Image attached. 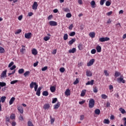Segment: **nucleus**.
Segmentation results:
<instances>
[{"instance_id":"f704fd0d","label":"nucleus","mask_w":126,"mask_h":126,"mask_svg":"<svg viewBox=\"0 0 126 126\" xmlns=\"http://www.w3.org/2000/svg\"><path fill=\"white\" fill-rule=\"evenodd\" d=\"M29 74H30V71H27L26 72H25V73L24 74V75L25 77H27V76H28Z\"/></svg>"},{"instance_id":"dca6fc26","label":"nucleus","mask_w":126,"mask_h":126,"mask_svg":"<svg viewBox=\"0 0 126 126\" xmlns=\"http://www.w3.org/2000/svg\"><path fill=\"white\" fill-rule=\"evenodd\" d=\"M50 107H51L50 104H45L43 106V109H44V110H49V109H50Z\"/></svg>"},{"instance_id":"4468645a","label":"nucleus","mask_w":126,"mask_h":126,"mask_svg":"<svg viewBox=\"0 0 126 126\" xmlns=\"http://www.w3.org/2000/svg\"><path fill=\"white\" fill-rule=\"evenodd\" d=\"M86 72L87 76H92V72L91 71L87 70Z\"/></svg>"},{"instance_id":"8fccbe9b","label":"nucleus","mask_w":126,"mask_h":126,"mask_svg":"<svg viewBox=\"0 0 126 126\" xmlns=\"http://www.w3.org/2000/svg\"><path fill=\"white\" fill-rule=\"evenodd\" d=\"M60 72L63 73L64 71H65V69L64 68V67H61L60 69Z\"/></svg>"},{"instance_id":"49530a36","label":"nucleus","mask_w":126,"mask_h":126,"mask_svg":"<svg viewBox=\"0 0 126 126\" xmlns=\"http://www.w3.org/2000/svg\"><path fill=\"white\" fill-rule=\"evenodd\" d=\"M58 101V98H54L52 99V104H55Z\"/></svg>"},{"instance_id":"338daca9","label":"nucleus","mask_w":126,"mask_h":126,"mask_svg":"<svg viewBox=\"0 0 126 126\" xmlns=\"http://www.w3.org/2000/svg\"><path fill=\"white\" fill-rule=\"evenodd\" d=\"M78 3L79 4H83V2L82 1V0H78Z\"/></svg>"},{"instance_id":"423d86ee","label":"nucleus","mask_w":126,"mask_h":126,"mask_svg":"<svg viewBox=\"0 0 126 126\" xmlns=\"http://www.w3.org/2000/svg\"><path fill=\"white\" fill-rule=\"evenodd\" d=\"M117 81L119 83H121V82H123V83H126V81L124 80V78L123 76H121L120 78H118L117 79Z\"/></svg>"},{"instance_id":"412c9836","label":"nucleus","mask_w":126,"mask_h":126,"mask_svg":"<svg viewBox=\"0 0 126 126\" xmlns=\"http://www.w3.org/2000/svg\"><path fill=\"white\" fill-rule=\"evenodd\" d=\"M50 91L52 93H54V92H56V87L55 86H51L50 87Z\"/></svg>"},{"instance_id":"774afa93","label":"nucleus","mask_w":126,"mask_h":126,"mask_svg":"<svg viewBox=\"0 0 126 126\" xmlns=\"http://www.w3.org/2000/svg\"><path fill=\"white\" fill-rule=\"evenodd\" d=\"M123 120H124V121H125L124 124V126H126V118L125 117V118L123 119Z\"/></svg>"},{"instance_id":"c85d7f7f","label":"nucleus","mask_w":126,"mask_h":126,"mask_svg":"<svg viewBox=\"0 0 126 126\" xmlns=\"http://www.w3.org/2000/svg\"><path fill=\"white\" fill-rule=\"evenodd\" d=\"M78 48L80 51H81V50H83V44H79L78 46Z\"/></svg>"},{"instance_id":"473e14b6","label":"nucleus","mask_w":126,"mask_h":126,"mask_svg":"<svg viewBox=\"0 0 126 126\" xmlns=\"http://www.w3.org/2000/svg\"><path fill=\"white\" fill-rule=\"evenodd\" d=\"M63 11H64V12H69L70 11V10H69V8H68V7L63 8Z\"/></svg>"},{"instance_id":"de8ad7c7","label":"nucleus","mask_w":126,"mask_h":126,"mask_svg":"<svg viewBox=\"0 0 126 126\" xmlns=\"http://www.w3.org/2000/svg\"><path fill=\"white\" fill-rule=\"evenodd\" d=\"M105 5L106 6H110L111 5V2L110 1H107L105 3Z\"/></svg>"},{"instance_id":"13d9d810","label":"nucleus","mask_w":126,"mask_h":126,"mask_svg":"<svg viewBox=\"0 0 126 126\" xmlns=\"http://www.w3.org/2000/svg\"><path fill=\"white\" fill-rule=\"evenodd\" d=\"M91 54L94 55V54H96V50L95 49H93L91 51Z\"/></svg>"},{"instance_id":"ea45409f","label":"nucleus","mask_w":126,"mask_h":126,"mask_svg":"<svg viewBox=\"0 0 126 126\" xmlns=\"http://www.w3.org/2000/svg\"><path fill=\"white\" fill-rule=\"evenodd\" d=\"M63 40L65 41H66L67 39H68V35L67 34V33H65L64 34L63 37Z\"/></svg>"},{"instance_id":"f8f14e48","label":"nucleus","mask_w":126,"mask_h":126,"mask_svg":"<svg viewBox=\"0 0 126 126\" xmlns=\"http://www.w3.org/2000/svg\"><path fill=\"white\" fill-rule=\"evenodd\" d=\"M41 90H42V88L39 87L37 90H36V95L40 96V95H41Z\"/></svg>"},{"instance_id":"f257e3e1","label":"nucleus","mask_w":126,"mask_h":126,"mask_svg":"<svg viewBox=\"0 0 126 126\" xmlns=\"http://www.w3.org/2000/svg\"><path fill=\"white\" fill-rule=\"evenodd\" d=\"M34 91H37V89H38V84L36 82H32L30 84V88H34Z\"/></svg>"},{"instance_id":"b1692460","label":"nucleus","mask_w":126,"mask_h":126,"mask_svg":"<svg viewBox=\"0 0 126 126\" xmlns=\"http://www.w3.org/2000/svg\"><path fill=\"white\" fill-rule=\"evenodd\" d=\"M76 41V39L75 38H72L71 40L69 41L68 44L69 45H72Z\"/></svg>"},{"instance_id":"0eeeda50","label":"nucleus","mask_w":126,"mask_h":126,"mask_svg":"<svg viewBox=\"0 0 126 126\" xmlns=\"http://www.w3.org/2000/svg\"><path fill=\"white\" fill-rule=\"evenodd\" d=\"M32 37V33L29 32L25 34L26 39H30Z\"/></svg>"},{"instance_id":"6e6d98bb","label":"nucleus","mask_w":126,"mask_h":126,"mask_svg":"<svg viewBox=\"0 0 126 126\" xmlns=\"http://www.w3.org/2000/svg\"><path fill=\"white\" fill-rule=\"evenodd\" d=\"M18 82V80H13L10 82V84H15V83H17Z\"/></svg>"},{"instance_id":"680f3d73","label":"nucleus","mask_w":126,"mask_h":126,"mask_svg":"<svg viewBox=\"0 0 126 126\" xmlns=\"http://www.w3.org/2000/svg\"><path fill=\"white\" fill-rule=\"evenodd\" d=\"M16 68V66L15 65H13L10 68V70H13V69H15Z\"/></svg>"},{"instance_id":"c756f323","label":"nucleus","mask_w":126,"mask_h":126,"mask_svg":"<svg viewBox=\"0 0 126 126\" xmlns=\"http://www.w3.org/2000/svg\"><path fill=\"white\" fill-rule=\"evenodd\" d=\"M43 96H48L49 95V93L47 91H44L42 93Z\"/></svg>"},{"instance_id":"69168bd1","label":"nucleus","mask_w":126,"mask_h":126,"mask_svg":"<svg viewBox=\"0 0 126 126\" xmlns=\"http://www.w3.org/2000/svg\"><path fill=\"white\" fill-rule=\"evenodd\" d=\"M52 18H53V15H50L48 16V17L47 18V19L48 20H51Z\"/></svg>"},{"instance_id":"aec40b11","label":"nucleus","mask_w":126,"mask_h":126,"mask_svg":"<svg viewBox=\"0 0 126 126\" xmlns=\"http://www.w3.org/2000/svg\"><path fill=\"white\" fill-rule=\"evenodd\" d=\"M65 94L66 96H70V90L68 89H66L65 92Z\"/></svg>"},{"instance_id":"4d7b16f0","label":"nucleus","mask_w":126,"mask_h":126,"mask_svg":"<svg viewBox=\"0 0 126 126\" xmlns=\"http://www.w3.org/2000/svg\"><path fill=\"white\" fill-rule=\"evenodd\" d=\"M28 126H34V125H33V123H32V122H31V121H29L28 122Z\"/></svg>"},{"instance_id":"a878e982","label":"nucleus","mask_w":126,"mask_h":126,"mask_svg":"<svg viewBox=\"0 0 126 126\" xmlns=\"http://www.w3.org/2000/svg\"><path fill=\"white\" fill-rule=\"evenodd\" d=\"M94 113L95 115H99L101 113V111L99 109H96L94 111Z\"/></svg>"},{"instance_id":"cd10ccee","label":"nucleus","mask_w":126,"mask_h":126,"mask_svg":"<svg viewBox=\"0 0 126 126\" xmlns=\"http://www.w3.org/2000/svg\"><path fill=\"white\" fill-rule=\"evenodd\" d=\"M95 4H96L95 1L93 0L91 2V5H92V7H93V8H95Z\"/></svg>"},{"instance_id":"bb28decb","label":"nucleus","mask_w":126,"mask_h":126,"mask_svg":"<svg viewBox=\"0 0 126 126\" xmlns=\"http://www.w3.org/2000/svg\"><path fill=\"white\" fill-rule=\"evenodd\" d=\"M32 55H34V56H36L37 54H38V52H37V50L36 49H33L32 50Z\"/></svg>"},{"instance_id":"0e129e2a","label":"nucleus","mask_w":126,"mask_h":126,"mask_svg":"<svg viewBox=\"0 0 126 126\" xmlns=\"http://www.w3.org/2000/svg\"><path fill=\"white\" fill-rule=\"evenodd\" d=\"M14 64V63L13 62H11L8 65V67H11L12 66V65Z\"/></svg>"},{"instance_id":"f3484780","label":"nucleus","mask_w":126,"mask_h":126,"mask_svg":"<svg viewBox=\"0 0 126 126\" xmlns=\"http://www.w3.org/2000/svg\"><path fill=\"white\" fill-rule=\"evenodd\" d=\"M14 101H15V97H12L9 100V105H12Z\"/></svg>"},{"instance_id":"4c0bfd02","label":"nucleus","mask_w":126,"mask_h":126,"mask_svg":"<svg viewBox=\"0 0 126 126\" xmlns=\"http://www.w3.org/2000/svg\"><path fill=\"white\" fill-rule=\"evenodd\" d=\"M4 86H6V83L0 82V87H4Z\"/></svg>"},{"instance_id":"2eb2a0df","label":"nucleus","mask_w":126,"mask_h":126,"mask_svg":"<svg viewBox=\"0 0 126 126\" xmlns=\"http://www.w3.org/2000/svg\"><path fill=\"white\" fill-rule=\"evenodd\" d=\"M75 52H76V48H73L72 49H70L68 51V53L69 54H74V53H75Z\"/></svg>"},{"instance_id":"a211bd4d","label":"nucleus","mask_w":126,"mask_h":126,"mask_svg":"<svg viewBox=\"0 0 126 126\" xmlns=\"http://www.w3.org/2000/svg\"><path fill=\"white\" fill-rule=\"evenodd\" d=\"M7 70H5L3 71L2 73L1 74V77H6V72Z\"/></svg>"},{"instance_id":"603ef678","label":"nucleus","mask_w":126,"mask_h":126,"mask_svg":"<svg viewBox=\"0 0 126 126\" xmlns=\"http://www.w3.org/2000/svg\"><path fill=\"white\" fill-rule=\"evenodd\" d=\"M48 69V66H45L44 67L42 68L41 70L42 71H46Z\"/></svg>"},{"instance_id":"393cba45","label":"nucleus","mask_w":126,"mask_h":126,"mask_svg":"<svg viewBox=\"0 0 126 126\" xmlns=\"http://www.w3.org/2000/svg\"><path fill=\"white\" fill-rule=\"evenodd\" d=\"M95 35V33L94 32H91L89 33V36H90L91 38H94Z\"/></svg>"},{"instance_id":"f03ea898","label":"nucleus","mask_w":126,"mask_h":126,"mask_svg":"<svg viewBox=\"0 0 126 126\" xmlns=\"http://www.w3.org/2000/svg\"><path fill=\"white\" fill-rule=\"evenodd\" d=\"M95 105V100L94 99L91 98L90 99L89 103V107L90 109H92L94 107Z\"/></svg>"},{"instance_id":"1a4fd4ad","label":"nucleus","mask_w":126,"mask_h":126,"mask_svg":"<svg viewBox=\"0 0 126 126\" xmlns=\"http://www.w3.org/2000/svg\"><path fill=\"white\" fill-rule=\"evenodd\" d=\"M49 23L50 26H57L58 25V23L54 21H51Z\"/></svg>"},{"instance_id":"864d4df0","label":"nucleus","mask_w":126,"mask_h":126,"mask_svg":"<svg viewBox=\"0 0 126 126\" xmlns=\"http://www.w3.org/2000/svg\"><path fill=\"white\" fill-rule=\"evenodd\" d=\"M105 1H106V0H100V5H103L104 3H105Z\"/></svg>"},{"instance_id":"e2e57ef3","label":"nucleus","mask_w":126,"mask_h":126,"mask_svg":"<svg viewBox=\"0 0 126 126\" xmlns=\"http://www.w3.org/2000/svg\"><path fill=\"white\" fill-rule=\"evenodd\" d=\"M83 120H84V115H81L80 116V120L83 121Z\"/></svg>"},{"instance_id":"6e6552de","label":"nucleus","mask_w":126,"mask_h":126,"mask_svg":"<svg viewBox=\"0 0 126 126\" xmlns=\"http://www.w3.org/2000/svg\"><path fill=\"white\" fill-rule=\"evenodd\" d=\"M60 106H61V102H60L59 101H58L57 103L54 105V110L58 109V108H60Z\"/></svg>"},{"instance_id":"5fc2aeb1","label":"nucleus","mask_w":126,"mask_h":126,"mask_svg":"<svg viewBox=\"0 0 126 126\" xmlns=\"http://www.w3.org/2000/svg\"><path fill=\"white\" fill-rule=\"evenodd\" d=\"M43 40H44V41H48V40H50V37L49 36H45L43 38Z\"/></svg>"},{"instance_id":"7ed1b4c3","label":"nucleus","mask_w":126,"mask_h":126,"mask_svg":"<svg viewBox=\"0 0 126 126\" xmlns=\"http://www.w3.org/2000/svg\"><path fill=\"white\" fill-rule=\"evenodd\" d=\"M110 40V38L108 37H100L99 39V42H106V41H109Z\"/></svg>"},{"instance_id":"c03bdc74","label":"nucleus","mask_w":126,"mask_h":126,"mask_svg":"<svg viewBox=\"0 0 126 126\" xmlns=\"http://www.w3.org/2000/svg\"><path fill=\"white\" fill-rule=\"evenodd\" d=\"M93 91L94 93H97V92H98V89L97 88V87H94Z\"/></svg>"},{"instance_id":"9b49d317","label":"nucleus","mask_w":126,"mask_h":126,"mask_svg":"<svg viewBox=\"0 0 126 126\" xmlns=\"http://www.w3.org/2000/svg\"><path fill=\"white\" fill-rule=\"evenodd\" d=\"M37 7H38V4L37 3V2L35 1L33 2V4L32 6V8L34 10H36V9H37Z\"/></svg>"},{"instance_id":"20e7f679","label":"nucleus","mask_w":126,"mask_h":126,"mask_svg":"<svg viewBox=\"0 0 126 126\" xmlns=\"http://www.w3.org/2000/svg\"><path fill=\"white\" fill-rule=\"evenodd\" d=\"M94 63H95V59H93L90 60L89 62L87 63V66H91V65H93Z\"/></svg>"},{"instance_id":"2f4dec72","label":"nucleus","mask_w":126,"mask_h":126,"mask_svg":"<svg viewBox=\"0 0 126 126\" xmlns=\"http://www.w3.org/2000/svg\"><path fill=\"white\" fill-rule=\"evenodd\" d=\"M5 99H6V96H2L0 98V101L1 102H2V103H4L5 101Z\"/></svg>"},{"instance_id":"4be33fe9","label":"nucleus","mask_w":126,"mask_h":126,"mask_svg":"<svg viewBox=\"0 0 126 126\" xmlns=\"http://www.w3.org/2000/svg\"><path fill=\"white\" fill-rule=\"evenodd\" d=\"M94 84V80H92L91 81H88L86 85H93Z\"/></svg>"},{"instance_id":"58836bf2","label":"nucleus","mask_w":126,"mask_h":126,"mask_svg":"<svg viewBox=\"0 0 126 126\" xmlns=\"http://www.w3.org/2000/svg\"><path fill=\"white\" fill-rule=\"evenodd\" d=\"M119 111L122 113V114H126V110H125L123 108H120L119 109Z\"/></svg>"},{"instance_id":"37998d69","label":"nucleus","mask_w":126,"mask_h":126,"mask_svg":"<svg viewBox=\"0 0 126 126\" xmlns=\"http://www.w3.org/2000/svg\"><path fill=\"white\" fill-rule=\"evenodd\" d=\"M101 98L102 99H107L108 98V96L105 94H101Z\"/></svg>"},{"instance_id":"7c9ffc66","label":"nucleus","mask_w":126,"mask_h":126,"mask_svg":"<svg viewBox=\"0 0 126 126\" xmlns=\"http://www.w3.org/2000/svg\"><path fill=\"white\" fill-rule=\"evenodd\" d=\"M103 124L109 125V124H110V120H109V119H104L103 120Z\"/></svg>"},{"instance_id":"3c124183","label":"nucleus","mask_w":126,"mask_h":126,"mask_svg":"<svg viewBox=\"0 0 126 126\" xmlns=\"http://www.w3.org/2000/svg\"><path fill=\"white\" fill-rule=\"evenodd\" d=\"M66 17L67 18H70L71 17V14L70 13H68L66 14Z\"/></svg>"},{"instance_id":"ddd939ff","label":"nucleus","mask_w":126,"mask_h":126,"mask_svg":"<svg viewBox=\"0 0 126 126\" xmlns=\"http://www.w3.org/2000/svg\"><path fill=\"white\" fill-rule=\"evenodd\" d=\"M5 120V125H6V126H8V123H10V118L8 116H6Z\"/></svg>"},{"instance_id":"09e8293b","label":"nucleus","mask_w":126,"mask_h":126,"mask_svg":"<svg viewBox=\"0 0 126 126\" xmlns=\"http://www.w3.org/2000/svg\"><path fill=\"white\" fill-rule=\"evenodd\" d=\"M78 83H79V81L78 80V79H76L75 81L74 82L73 84L74 85H76V84H78Z\"/></svg>"},{"instance_id":"a18cd8bd","label":"nucleus","mask_w":126,"mask_h":126,"mask_svg":"<svg viewBox=\"0 0 126 126\" xmlns=\"http://www.w3.org/2000/svg\"><path fill=\"white\" fill-rule=\"evenodd\" d=\"M75 32H72L69 34V36H70L71 37H73V36H75Z\"/></svg>"},{"instance_id":"052dcab7","label":"nucleus","mask_w":126,"mask_h":126,"mask_svg":"<svg viewBox=\"0 0 126 126\" xmlns=\"http://www.w3.org/2000/svg\"><path fill=\"white\" fill-rule=\"evenodd\" d=\"M22 31L21 29H19L15 32V34H19L20 33H21Z\"/></svg>"},{"instance_id":"6ab92c4d","label":"nucleus","mask_w":126,"mask_h":126,"mask_svg":"<svg viewBox=\"0 0 126 126\" xmlns=\"http://www.w3.org/2000/svg\"><path fill=\"white\" fill-rule=\"evenodd\" d=\"M86 94V90H83L81 93V97H84Z\"/></svg>"},{"instance_id":"c9c22d12","label":"nucleus","mask_w":126,"mask_h":126,"mask_svg":"<svg viewBox=\"0 0 126 126\" xmlns=\"http://www.w3.org/2000/svg\"><path fill=\"white\" fill-rule=\"evenodd\" d=\"M120 75H121V73H120L119 72H118V71L115 72V75H114V76H115V77H119V76H120Z\"/></svg>"},{"instance_id":"e433bc0d","label":"nucleus","mask_w":126,"mask_h":126,"mask_svg":"<svg viewBox=\"0 0 126 126\" xmlns=\"http://www.w3.org/2000/svg\"><path fill=\"white\" fill-rule=\"evenodd\" d=\"M24 72V69L23 68L19 69L18 70V73H19V74H22V73H23Z\"/></svg>"},{"instance_id":"bf43d9fd","label":"nucleus","mask_w":126,"mask_h":126,"mask_svg":"<svg viewBox=\"0 0 126 126\" xmlns=\"http://www.w3.org/2000/svg\"><path fill=\"white\" fill-rule=\"evenodd\" d=\"M104 75H105L106 76H109V73H108V71H107L106 70H105L104 71Z\"/></svg>"},{"instance_id":"39448f33","label":"nucleus","mask_w":126,"mask_h":126,"mask_svg":"<svg viewBox=\"0 0 126 126\" xmlns=\"http://www.w3.org/2000/svg\"><path fill=\"white\" fill-rule=\"evenodd\" d=\"M22 48L20 49V53H21V54H22V55H24V53H25L26 52V49H25V46L22 45L21 46Z\"/></svg>"},{"instance_id":"79ce46f5","label":"nucleus","mask_w":126,"mask_h":126,"mask_svg":"<svg viewBox=\"0 0 126 126\" xmlns=\"http://www.w3.org/2000/svg\"><path fill=\"white\" fill-rule=\"evenodd\" d=\"M4 53V49L0 46V54Z\"/></svg>"},{"instance_id":"a19ab883","label":"nucleus","mask_w":126,"mask_h":126,"mask_svg":"<svg viewBox=\"0 0 126 126\" xmlns=\"http://www.w3.org/2000/svg\"><path fill=\"white\" fill-rule=\"evenodd\" d=\"M50 123L51 124V125H53V124H54V122H55V118H52V116H51L50 117Z\"/></svg>"},{"instance_id":"9d476101","label":"nucleus","mask_w":126,"mask_h":126,"mask_svg":"<svg viewBox=\"0 0 126 126\" xmlns=\"http://www.w3.org/2000/svg\"><path fill=\"white\" fill-rule=\"evenodd\" d=\"M17 109L19 112H20V114H23V107L22 106H17Z\"/></svg>"},{"instance_id":"5701e85b","label":"nucleus","mask_w":126,"mask_h":126,"mask_svg":"<svg viewBox=\"0 0 126 126\" xmlns=\"http://www.w3.org/2000/svg\"><path fill=\"white\" fill-rule=\"evenodd\" d=\"M96 49L97 53H101V51L102 50V48H101V46H100L99 45H97Z\"/></svg>"},{"instance_id":"72a5a7b5","label":"nucleus","mask_w":126,"mask_h":126,"mask_svg":"<svg viewBox=\"0 0 126 126\" xmlns=\"http://www.w3.org/2000/svg\"><path fill=\"white\" fill-rule=\"evenodd\" d=\"M15 114H11L10 116V118L11 119V120H15Z\"/></svg>"}]
</instances>
